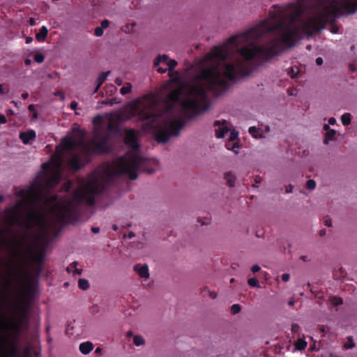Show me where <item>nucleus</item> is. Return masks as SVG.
Wrapping results in <instances>:
<instances>
[{
    "label": "nucleus",
    "instance_id": "obj_1",
    "mask_svg": "<svg viewBox=\"0 0 357 357\" xmlns=\"http://www.w3.org/2000/svg\"><path fill=\"white\" fill-rule=\"evenodd\" d=\"M111 121V117L100 115L93 119L94 134L89 144H85L82 130L73 131L66 136L56 146L55 154L43 165V171L31 185L16 193L19 200L6 213L8 222L22 231L15 238L13 250L21 264L16 266L12 273H30L25 266L43 260V252L32 242L30 230L35 225L44 228L65 223L75 224L79 217L78 204H93L94 195L100 193L114 176L126 174L135 180L137 177V172L144 169L146 162L137 153L139 133L132 129L127 130L124 142L132 151L112 164L98 168L85 180L80 181L69 199L60 202L56 196L47 193L59 182L63 162L66 161L73 169L77 170L80 168L79 153L87 154L107 149L109 132L114 129Z\"/></svg>",
    "mask_w": 357,
    "mask_h": 357
},
{
    "label": "nucleus",
    "instance_id": "obj_2",
    "mask_svg": "<svg viewBox=\"0 0 357 357\" xmlns=\"http://www.w3.org/2000/svg\"><path fill=\"white\" fill-rule=\"evenodd\" d=\"M310 13L298 8L288 19L282 20V48L291 46L304 34H311L324 28L340 15H350L357 10V0H311Z\"/></svg>",
    "mask_w": 357,
    "mask_h": 357
},
{
    "label": "nucleus",
    "instance_id": "obj_3",
    "mask_svg": "<svg viewBox=\"0 0 357 357\" xmlns=\"http://www.w3.org/2000/svg\"><path fill=\"white\" fill-rule=\"evenodd\" d=\"M160 63H164L168 67V75L172 78L171 81L177 82L179 73L174 69L178 66V62L175 59H169L167 54H162L156 57L154 61V66L157 67Z\"/></svg>",
    "mask_w": 357,
    "mask_h": 357
},
{
    "label": "nucleus",
    "instance_id": "obj_4",
    "mask_svg": "<svg viewBox=\"0 0 357 357\" xmlns=\"http://www.w3.org/2000/svg\"><path fill=\"white\" fill-rule=\"evenodd\" d=\"M215 128V135L218 138L224 137L225 134L229 131V129L227 125V121H216L214 123Z\"/></svg>",
    "mask_w": 357,
    "mask_h": 357
},
{
    "label": "nucleus",
    "instance_id": "obj_5",
    "mask_svg": "<svg viewBox=\"0 0 357 357\" xmlns=\"http://www.w3.org/2000/svg\"><path fill=\"white\" fill-rule=\"evenodd\" d=\"M134 271L139 275V277L148 279L150 276L149 272V266L147 264H138L134 266Z\"/></svg>",
    "mask_w": 357,
    "mask_h": 357
},
{
    "label": "nucleus",
    "instance_id": "obj_6",
    "mask_svg": "<svg viewBox=\"0 0 357 357\" xmlns=\"http://www.w3.org/2000/svg\"><path fill=\"white\" fill-rule=\"evenodd\" d=\"M20 137L24 144H27L31 140L36 137V132L31 130L27 132H22L20 135Z\"/></svg>",
    "mask_w": 357,
    "mask_h": 357
},
{
    "label": "nucleus",
    "instance_id": "obj_7",
    "mask_svg": "<svg viewBox=\"0 0 357 357\" xmlns=\"http://www.w3.org/2000/svg\"><path fill=\"white\" fill-rule=\"evenodd\" d=\"M79 351L82 354H89L93 349V345L91 342L81 343L79 347Z\"/></svg>",
    "mask_w": 357,
    "mask_h": 357
},
{
    "label": "nucleus",
    "instance_id": "obj_8",
    "mask_svg": "<svg viewBox=\"0 0 357 357\" xmlns=\"http://www.w3.org/2000/svg\"><path fill=\"white\" fill-rule=\"evenodd\" d=\"M110 74L109 71L102 73L99 75L96 79V87L93 91V93H96L102 83L107 79L108 75Z\"/></svg>",
    "mask_w": 357,
    "mask_h": 357
},
{
    "label": "nucleus",
    "instance_id": "obj_9",
    "mask_svg": "<svg viewBox=\"0 0 357 357\" xmlns=\"http://www.w3.org/2000/svg\"><path fill=\"white\" fill-rule=\"evenodd\" d=\"M48 33V29L43 26L40 28L38 33H36V38L38 41H44Z\"/></svg>",
    "mask_w": 357,
    "mask_h": 357
},
{
    "label": "nucleus",
    "instance_id": "obj_10",
    "mask_svg": "<svg viewBox=\"0 0 357 357\" xmlns=\"http://www.w3.org/2000/svg\"><path fill=\"white\" fill-rule=\"evenodd\" d=\"M133 344L136 347H140L145 344V340L144 338L139 335H136L133 336Z\"/></svg>",
    "mask_w": 357,
    "mask_h": 357
},
{
    "label": "nucleus",
    "instance_id": "obj_11",
    "mask_svg": "<svg viewBox=\"0 0 357 357\" xmlns=\"http://www.w3.org/2000/svg\"><path fill=\"white\" fill-rule=\"evenodd\" d=\"M226 147L228 150H231L236 154L238 153L239 144L238 142H232L231 144L230 142H227L226 144Z\"/></svg>",
    "mask_w": 357,
    "mask_h": 357
},
{
    "label": "nucleus",
    "instance_id": "obj_12",
    "mask_svg": "<svg viewBox=\"0 0 357 357\" xmlns=\"http://www.w3.org/2000/svg\"><path fill=\"white\" fill-rule=\"evenodd\" d=\"M335 130L333 129L329 130L328 132H326L324 143L328 144L330 141L333 140L335 137Z\"/></svg>",
    "mask_w": 357,
    "mask_h": 357
},
{
    "label": "nucleus",
    "instance_id": "obj_13",
    "mask_svg": "<svg viewBox=\"0 0 357 357\" xmlns=\"http://www.w3.org/2000/svg\"><path fill=\"white\" fill-rule=\"evenodd\" d=\"M295 347L298 350H304L307 347V342L304 340L299 339L296 342Z\"/></svg>",
    "mask_w": 357,
    "mask_h": 357
},
{
    "label": "nucleus",
    "instance_id": "obj_14",
    "mask_svg": "<svg viewBox=\"0 0 357 357\" xmlns=\"http://www.w3.org/2000/svg\"><path fill=\"white\" fill-rule=\"evenodd\" d=\"M342 123L344 126H348L351 123V114L349 113L344 114L341 117Z\"/></svg>",
    "mask_w": 357,
    "mask_h": 357
},
{
    "label": "nucleus",
    "instance_id": "obj_15",
    "mask_svg": "<svg viewBox=\"0 0 357 357\" xmlns=\"http://www.w3.org/2000/svg\"><path fill=\"white\" fill-rule=\"evenodd\" d=\"M78 286L82 290H86L89 287V284L86 279H79L78 281Z\"/></svg>",
    "mask_w": 357,
    "mask_h": 357
},
{
    "label": "nucleus",
    "instance_id": "obj_16",
    "mask_svg": "<svg viewBox=\"0 0 357 357\" xmlns=\"http://www.w3.org/2000/svg\"><path fill=\"white\" fill-rule=\"evenodd\" d=\"M132 88V86L130 83H126V86L121 89L120 92L122 95H126L131 91Z\"/></svg>",
    "mask_w": 357,
    "mask_h": 357
},
{
    "label": "nucleus",
    "instance_id": "obj_17",
    "mask_svg": "<svg viewBox=\"0 0 357 357\" xmlns=\"http://www.w3.org/2000/svg\"><path fill=\"white\" fill-rule=\"evenodd\" d=\"M225 178L227 181V183L229 186L233 187L234 185L235 178L231 172H227L225 174Z\"/></svg>",
    "mask_w": 357,
    "mask_h": 357
},
{
    "label": "nucleus",
    "instance_id": "obj_18",
    "mask_svg": "<svg viewBox=\"0 0 357 357\" xmlns=\"http://www.w3.org/2000/svg\"><path fill=\"white\" fill-rule=\"evenodd\" d=\"M237 137H238V132L234 131V130H232L229 133V142H230L231 144L232 142H236V139H237Z\"/></svg>",
    "mask_w": 357,
    "mask_h": 357
},
{
    "label": "nucleus",
    "instance_id": "obj_19",
    "mask_svg": "<svg viewBox=\"0 0 357 357\" xmlns=\"http://www.w3.org/2000/svg\"><path fill=\"white\" fill-rule=\"evenodd\" d=\"M241 310L240 305L234 304L231 307V312L233 314H238Z\"/></svg>",
    "mask_w": 357,
    "mask_h": 357
},
{
    "label": "nucleus",
    "instance_id": "obj_20",
    "mask_svg": "<svg viewBox=\"0 0 357 357\" xmlns=\"http://www.w3.org/2000/svg\"><path fill=\"white\" fill-rule=\"evenodd\" d=\"M248 284L252 287H259V282L255 278H250L248 281Z\"/></svg>",
    "mask_w": 357,
    "mask_h": 357
},
{
    "label": "nucleus",
    "instance_id": "obj_21",
    "mask_svg": "<svg viewBox=\"0 0 357 357\" xmlns=\"http://www.w3.org/2000/svg\"><path fill=\"white\" fill-rule=\"evenodd\" d=\"M306 187L308 190H314L316 187V182L314 180H308L306 183Z\"/></svg>",
    "mask_w": 357,
    "mask_h": 357
},
{
    "label": "nucleus",
    "instance_id": "obj_22",
    "mask_svg": "<svg viewBox=\"0 0 357 357\" xmlns=\"http://www.w3.org/2000/svg\"><path fill=\"white\" fill-rule=\"evenodd\" d=\"M45 59V56L43 54H36L35 56H34V60L36 62L38 63H41L43 62Z\"/></svg>",
    "mask_w": 357,
    "mask_h": 357
},
{
    "label": "nucleus",
    "instance_id": "obj_23",
    "mask_svg": "<svg viewBox=\"0 0 357 357\" xmlns=\"http://www.w3.org/2000/svg\"><path fill=\"white\" fill-rule=\"evenodd\" d=\"M331 302L334 305H340L343 303L342 299L341 298H338V297H333L331 299Z\"/></svg>",
    "mask_w": 357,
    "mask_h": 357
},
{
    "label": "nucleus",
    "instance_id": "obj_24",
    "mask_svg": "<svg viewBox=\"0 0 357 357\" xmlns=\"http://www.w3.org/2000/svg\"><path fill=\"white\" fill-rule=\"evenodd\" d=\"M348 340L350 342V344H344V347L346 349L354 348L355 347V344L353 342L352 337H351V336L348 337Z\"/></svg>",
    "mask_w": 357,
    "mask_h": 357
},
{
    "label": "nucleus",
    "instance_id": "obj_25",
    "mask_svg": "<svg viewBox=\"0 0 357 357\" xmlns=\"http://www.w3.org/2000/svg\"><path fill=\"white\" fill-rule=\"evenodd\" d=\"M77 264V261L73 262L69 266L67 267L66 271L68 273H74L75 268H76V265Z\"/></svg>",
    "mask_w": 357,
    "mask_h": 357
},
{
    "label": "nucleus",
    "instance_id": "obj_26",
    "mask_svg": "<svg viewBox=\"0 0 357 357\" xmlns=\"http://www.w3.org/2000/svg\"><path fill=\"white\" fill-rule=\"evenodd\" d=\"M95 35L98 37L102 36L103 35V29L100 26H98L95 29Z\"/></svg>",
    "mask_w": 357,
    "mask_h": 357
},
{
    "label": "nucleus",
    "instance_id": "obj_27",
    "mask_svg": "<svg viewBox=\"0 0 357 357\" xmlns=\"http://www.w3.org/2000/svg\"><path fill=\"white\" fill-rule=\"evenodd\" d=\"M249 132L255 138H257V129L255 127H250L249 128Z\"/></svg>",
    "mask_w": 357,
    "mask_h": 357
},
{
    "label": "nucleus",
    "instance_id": "obj_28",
    "mask_svg": "<svg viewBox=\"0 0 357 357\" xmlns=\"http://www.w3.org/2000/svg\"><path fill=\"white\" fill-rule=\"evenodd\" d=\"M109 20H104L101 22V26L100 27L102 28V29L104 30L105 29H106V28H107L109 26Z\"/></svg>",
    "mask_w": 357,
    "mask_h": 357
},
{
    "label": "nucleus",
    "instance_id": "obj_29",
    "mask_svg": "<svg viewBox=\"0 0 357 357\" xmlns=\"http://www.w3.org/2000/svg\"><path fill=\"white\" fill-rule=\"evenodd\" d=\"M106 87L107 90H109L111 94L114 93L116 90V88L112 84L107 85Z\"/></svg>",
    "mask_w": 357,
    "mask_h": 357
},
{
    "label": "nucleus",
    "instance_id": "obj_30",
    "mask_svg": "<svg viewBox=\"0 0 357 357\" xmlns=\"http://www.w3.org/2000/svg\"><path fill=\"white\" fill-rule=\"evenodd\" d=\"M281 278H282V280L286 282L289 280L290 275L288 273H284L282 275Z\"/></svg>",
    "mask_w": 357,
    "mask_h": 357
},
{
    "label": "nucleus",
    "instance_id": "obj_31",
    "mask_svg": "<svg viewBox=\"0 0 357 357\" xmlns=\"http://www.w3.org/2000/svg\"><path fill=\"white\" fill-rule=\"evenodd\" d=\"M54 95L60 97L62 100H65V94L61 91H56Z\"/></svg>",
    "mask_w": 357,
    "mask_h": 357
},
{
    "label": "nucleus",
    "instance_id": "obj_32",
    "mask_svg": "<svg viewBox=\"0 0 357 357\" xmlns=\"http://www.w3.org/2000/svg\"><path fill=\"white\" fill-rule=\"evenodd\" d=\"M120 100H117L116 98L112 99L109 101L105 102V104H109L111 105L120 102Z\"/></svg>",
    "mask_w": 357,
    "mask_h": 357
},
{
    "label": "nucleus",
    "instance_id": "obj_33",
    "mask_svg": "<svg viewBox=\"0 0 357 357\" xmlns=\"http://www.w3.org/2000/svg\"><path fill=\"white\" fill-rule=\"evenodd\" d=\"M157 67H158V68H157V71H158L159 73H166V72H168V68H162V67H159V66H157Z\"/></svg>",
    "mask_w": 357,
    "mask_h": 357
},
{
    "label": "nucleus",
    "instance_id": "obj_34",
    "mask_svg": "<svg viewBox=\"0 0 357 357\" xmlns=\"http://www.w3.org/2000/svg\"><path fill=\"white\" fill-rule=\"evenodd\" d=\"M260 269H261V268L258 265H254L252 266V268H251V270L253 273H257V272L259 271Z\"/></svg>",
    "mask_w": 357,
    "mask_h": 357
},
{
    "label": "nucleus",
    "instance_id": "obj_35",
    "mask_svg": "<svg viewBox=\"0 0 357 357\" xmlns=\"http://www.w3.org/2000/svg\"><path fill=\"white\" fill-rule=\"evenodd\" d=\"M324 225L326 226H327V227H331L332 226V222H331V220L329 218H326L324 219Z\"/></svg>",
    "mask_w": 357,
    "mask_h": 357
},
{
    "label": "nucleus",
    "instance_id": "obj_36",
    "mask_svg": "<svg viewBox=\"0 0 357 357\" xmlns=\"http://www.w3.org/2000/svg\"><path fill=\"white\" fill-rule=\"evenodd\" d=\"M208 296L212 298L215 299L217 297V294L215 291H208Z\"/></svg>",
    "mask_w": 357,
    "mask_h": 357
},
{
    "label": "nucleus",
    "instance_id": "obj_37",
    "mask_svg": "<svg viewBox=\"0 0 357 357\" xmlns=\"http://www.w3.org/2000/svg\"><path fill=\"white\" fill-rule=\"evenodd\" d=\"M71 183L70 182H68L66 184H65V185L63 187V190H65V191H68L70 187H71Z\"/></svg>",
    "mask_w": 357,
    "mask_h": 357
},
{
    "label": "nucleus",
    "instance_id": "obj_38",
    "mask_svg": "<svg viewBox=\"0 0 357 357\" xmlns=\"http://www.w3.org/2000/svg\"><path fill=\"white\" fill-rule=\"evenodd\" d=\"M77 105H78V103L75 101H73L71 103H70V108L72 109H76L77 107Z\"/></svg>",
    "mask_w": 357,
    "mask_h": 357
},
{
    "label": "nucleus",
    "instance_id": "obj_39",
    "mask_svg": "<svg viewBox=\"0 0 357 357\" xmlns=\"http://www.w3.org/2000/svg\"><path fill=\"white\" fill-rule=\"evenodd\" d=\"M298 328H299V326L298 324H294L292 326H291V331L293 332H297L298 331Z\"/></svg>",
    "mask_w": 357,
    "mask_h": 357
},
{
    "label": "nucleus",
    "instance_id": "obj_40",
    "mask_svg": "<svg viewBox=\"0 0 357 357\" xmlns=\"http://www.w3.org/2000/svg\"><path fill=\"white\" fill-rule=\"evenodd\" d=\"M316 63L318 65V66H321L323 64V59L321 57H318L316 59Z\"/></svg>",
    "mask_w": 357,
    "mask_h": 357
},
{
    "label": "nucleus",
    "instance_id": "obj_41",
    "mask_svg": "<svg viewBox=\"0 0 357 357\" xmlns=\"http://www.w3.org/2000/svg\"><path fill=\"white\" fill-rule=\"evenodd\" d=\"M115 83L119 85V86H121L122 84H123V81L121 78H116L115 79Z\"/></svg>",
    "mask_w": 357,
    "mask_h": 357
},
{
    "label": "nucleus",
    "instance_id": "obj_42",
    "mask_svg": "<svg viewBox=\"0 0 357 357\" xmlns=\"http://www.w3.org/2000/svg\"><path fill=\"white\" fill-rule=\"evenodd\" d=\"M328 123L331 124V125H334L335 123H336V120L335 118L333 117H331L328 120Z\"/></svg>",
    "mask_w": 357,
    "mask_h": 357
},
{
    "label": "nucleus",
    "instance_id": "obj_43",
    "mask_svg": "<svg viewBox=\"0 0 357 357\" xmlns=\"http://www.w3.org/2000/svg\"><path fill=\"white\" fill-rule=\"evenodd\" d=\"M81 273H82V269L77 268H75V271H74V273H73L74 275H75V274L81 275Z\"/></svg>",
    "mask_w": 357,
    "mask_h": 357
},
{
    "label": "nucleus",
    "instance_id": "obj_44",
    "mask_svg": "<svg viewBox=\"0 0 357 357\" xmlns=\"http://www.w3.org/2000/svg\"><path fill=\"white\" fill-rule=\"evenodd\" d=\"M91 230L94 234H97L99 232L100 229L99 227H92Z\"/></svg>",
    "mask_w": 357,
    "mask_h": 357
},
{
    "label": "nucleus",
    "instance_id": "obj_45",
    "mask_svg": "<svg viewBox=\"0 0 357 357\" xmlns=\"http://www.w3.org/2000/svg\"><path fill=\"white\" fill-rule=\"evenodd\" d=\"M29 109L32 112L36 111L35 106L33 105H30L29 106Z\"/></svg>",
    "mask_w": 357,
    "mask_h": 357
},
{
    "label": "nucleus",
    "instance_id": "obj_46",
    "mask_svg": "<svg viewBox=\"0 0 357 357\" xmlns=\"http://www.w3.org/2000/svg\"><path fill=\"white\" fill-rule=\"evenodd\" d=\"M24 63L26 66H29L31 63V61L29 59H25Z\"/></svg>",
    "mask_w": 357,
    "mask_h": 357
},
{
    "label": "nucleus",
    "instance_id": "obj_47",
    "mask_svg": "<svg viewBox=\"0 0 357 357\" xmlns=\"http://www.w3.org/2000/svg\"><path fill=\"white\" fill-rule=\"evenodd\" d=\"M325 234H326V230H325V229H321V230H320V231H319V235H320L321 236H324Z\"/></svg>",
    "mask_w": 357,
    "mask_h": 357
},
{
    "label": "nucleus",
    "instance_id": "obj_48",
    "mask_svg": "<svg viewBox=\"0 0 357 357\" xmlns=\"http://www.w3.org/2000/svg\"><path fill=\"white\" fill-rule=\"evenodd\" d=\"M324 130H326V132H328V131L329 130H331V129H330V127H329V126H328V125L325 124V125L324 126Z\"/></svg>",
    "mask_w": 357,
    "mask_h": 357
},
{
    "label": "nucleus",
    "instance_id": "obj_49",
    "mask_svg": "<svg viewBox=\"0 0 357 357\" xmlns=\"http://www.w3.org/2000/svg\"><path fill=\"white\" fill-rule=\"evenodd\" d=\"M132 335H133V333H132V332L131 331H128L127 333H126V336L128 337H131Z\"/></svg>",
    "mask_w": 357,
    "mask_h": 357
},
{
    "label": "nucleus",
    "instance_id": "obj_50",
    "mask_svg": "<svg viewBox=\"0 0 357 357\" xmlns=\"http://www.w3.org/2000/svg\"><path fill=\"white\" fill-rule=\"evenodd\" d=\"M29 22H30V25H31V26H33L36 24L35 20L33 18L30 19Z\"/></svg>",
    "mask_w": 357,
    "mask_h": 357
},
{
    "label": "nucleus",
    "instance_id": "obj_51",
    "mask_svg": "<svg viewBox=\"0 0 357 357\" xmlns=\"http://www.w3.org/2000/svg\"><path fill=\"white\" fill-rule=\"evenodd\" d=\"M6 122V117L3 115H1V124Z\"/></svg>",
    "mask_w": 357,
    "mask_h": 357
},
{
    "label": "nucleus",
    "instance_id": "obj_52",
    "mask_svg": "<svg viewBox=\"0 0 357 357\" xmlns=\"http://www.w3.org/2000/svg\"><path fill=\"white\" fill-rule=\"evenodd\" d=\"M134 236H135V234H134L133 232H130V233L128 234V238H133Z\"/></svg>",
    "mask_w": 357,
    "mask_h": 357
},
{
    "label": "nucleus",
    "instance_id": "obj_53",
    "mask_svg": "<svg viewBox=\"0 0 357 357\" xmlns=\"http://www.w3.org/2000/svg\"><path fill=\"white\" fill-rule=\"evenodd\" d=\"M31 41H32V38H31V37H28V38H26V43H31Z\"/></svg>",
    "mask_w": 357,
    "mask_h": 357
},
{
    "label": "nucleus",
    "instance_id": "obj_54",
    "mask_svg": "<svg viewBox=\"0 0 357 357\" xmlns=\"http://www.w3.org/2000/svg\"><path fill=\"white\" fill-rule=\"evenodd\" d=\"M38 116H37V112L36 111H34L33 112V119H37Z\"/></svg>",
    "mask_w": 357,
    "mask_h": 357
},
{
    "label": "nucleus",
    "instance_id": "obj_55",
    "mask_svg": "<svg viewBox=\"0 0 357 357\" xmlns=\"http://www.w3.org/2000/svg\"><path fill=\"white\" fill-rule=\"evenodd\" d=\"M28 96H29V95H28V93H23V94L22 95V98H23L24 99L27 98H28Z\"/></svg>",
    "mask_w": 357,
    "mask_h": 357
},
{
    "label": "nucleus",
    "instance_id": "obj_56",
    "mask_svg": "<svg viewBox=\"0 0 357 357\" xmlns=\"http://www.w3.org/2000/svg\"><path fill=\"white\" fill-rule=\"evenodd\" d=\"M289 305L291 306H293L294 305V301H289Z\"/></svg>",
    "mask_w": 357,
    "mask_h": 357
},
{
    "label": "nucleus",
    "instance_id": "obj_57",
    "mask_svg": "<svg viewBox=\"0 0 357 357\" xmlns=\"http://www.w3.org/2000/svg\"><path fill=\"white\" fill-rule=\"evenodd\" d=\"M332 32H333V33H336L337 32V29L334 28V29L332 30Z\"/></svg>",
    "mask_w": 357,
    "mask_h": 357
},
{
    "label": "nucleus",
    "instance_id": "obj_58",
    "mask_svg": "<svg viewBox=\"0 0 357 357\" xmlns=\"http://www.w3.org/2000/svg\"><path fill=\"white\" fill-rule=\"evenodd\" d=\"M100 348H97L96 350V352H100Z\"/></svg>",
    "mask_w": 357,
    "mask_h": 357
},
{
    "label": "nucleus",
    "instance_id": "obj_59",
    "mask_svg": "<svg viewBox=\"0 0 357 357\" xmlns=\"http://www.w3.org/2000/svg\"><path fill=\"white\" fill-rule=\"evenodd\" d=\"M1 245L4 243V241L3 240V238L1 237Z\"/></svg>",
    "mask_w": 357,
    "mask_h": 357
},
{
    "label": "nucleus",
    "instance_id": "obj_60",
    "mask_svg": "<svg viewBox=\"0 0 357 357\" xmlns=\"http://www.w3.org/2000/svg\"><path fill=\"white\" fill-rule=\"evenodd\" d=\"M307 49L310 50L311 49V45H307Z\"/></svg>",
    "mask_w": 357,
    "mask_h": 357
},
{
    "label": "nucleus",
    "instance_id": "obj_61",
    "mask_svg": "<svg viewBox=\"0 0 357 357\" xmlns=\"http://www.w3.org/2000/svg\"><path fill=\"white\" fill-rule=\"evenodd\" d=\"M286 192H287V193L291 192V190L288 189V190H286Z\"/></svg>",
    "mask_w": 357,
    "mask_h": 357
},
{
    "label": "nucleus",
    "instance_id": "obj_62",
    "mask_svg": "<svg viewBox=\"0 0 357 357\" xmlns=\"http://www.w3.org/2000/svg\"><path fill=\"white\" fill-rule=\"evenodd\" d=\"M286 192H287V193L291 192V190L288 189V190H286Z\"/></svg>",
    "mask_w": 357,
    "mask_h": 357
},
{
    "label": "nucleus",
    "instance_id": "obj_63",
    "mask_svg": "<svg viewBox=\"0 0 357 357\" xmlns=\"http://www.w3.org/2000/svg\"><path fill=\"white\" fill-rule=\"evenodd\" d=\"M234 281V278H231V280H230L231 282H233Z\"/></svg>",
    "mask_w": 357,
    "mask_h": 357
}]
</instances>
